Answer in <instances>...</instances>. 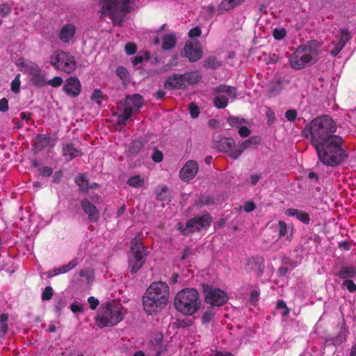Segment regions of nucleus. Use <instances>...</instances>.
Segmentation results:
<instances>
[{
    "label": "nucleus",
    "instance_id": "26",
    "mask_svg": "<svg viewBox=\"0 0 356 356\" xmlns=\"http://www.w3.org/2000/svg\"><path fill=\"white\" fill-rule=\"evenodd\" d=\"M79 276L81 277L80 282L89 285L93 282L95 280V273L91 268H84L79 271Z\"/></svg>",
    "mask_w": 356,
    "mask_h": 356
},
{
    "label": "nucleus",
    "instance_id": "21",
    "mask_svg": "<svg viewBox=\"0 0 356 356\" xmlns=\"http://www.w3.org/2000/svg\"><path fill=\"white\" fill-rule=\"evenodd\" d=\"M81 207L91 221H96L98 219L99 212L97 208L88 200H83L81 202Z\"/></svg>",
    "mask_w": 356,
    "mask_h": 356
},
{
    "label": "nucleus",
    "instance_id": "7",
    "mask_svg": "<svg viewBox=\"0 0 356 356\" xmlns=\"http://www.w3.org/2000/svg\"><path fill=\"white\" fill-rule=\"evenodd\" d=\"M15 64L21 72L29 75L30 80L34 86L42 87L46 84L44 76L42 74L40 68L35 63L24 58H19Z\"/></svg>",
    "mask_w": 356,
    "mask_h": 356
},
{
    "label": "nucleus",
    "instance_id": "10",
    "mask_svg": "<svg viewBox=\"0 0 356 356\" xmlns=\"http://www.w3.org/2000/svg\"><path fill=\"white\" fill-rule=\"evenodd\" d=\"M49 61L54 67L68 74L72 72L76 66L74 56L63 50L55 51Z\"/></svg>",
    "mask_w": 356,
    "mask_h": 356
},
{
    "label": "nucleus",
    "instance_id": "48",
    "mask_svg": "<svg viewBox=\"0 0 356 356\" xmlns=\"http://www.w3.org/2000/svg\"><path fill=\"white\" fill-rule=\"evenodd\" d=\"M189 111H190L191 116L193 118H195L199 115V113H200L199 108L194 104H190Z\"/></svg>",
    "mask_w": 356,
    "mask_h": 356
},
{
    "label": "nucleus",
    "instance_id": "43",
    "mask_svg": "<svg viewBox=\"0 0 356 356\" xmlns=\"http://www.w3.org/2000/svg\"><path fill=\"white\" fill-rule=\"evenodd\" d=\"M253 143H256L254 138L246 140L240 146L236 147V151H239L241 155V153L249 146V145Z\"/></svg>",
    "mask_w": 356,
    "mask_h": 356
},
{
    "label": "nucleus",
    "instance_id": "6",
    "mask_svg": "<svg viewBox=\"0 0 356 356\" xmlns=\"http://www.w3.org/2000/svg\"><path fill=\"white\" fill-rule=\"evenodd\" d=\"M198 292L192 288L184 289L177 293L174 304L176 309L185 316L196 313L200 307Z\"/></svg>",
    "mask_w": 356,
    "mask_h": 356
},
{
    "label": "nucleus",
    "instance_id": "63",
    "mask_svg": "<svg viewBox=\"0 0 356 356\" xmlns=\"http://www.w3.org/2000/svg\"><path fill=\"white\" fill-rule=\"evenodd\" d=\"M56 330H57V327H56V325L54 323H50V324L49 325V326H48V328L47 329V330L48 332H56Z\"/></svg>",
    "mask_w": 356,
    "mask_h": 356
},
{
    "label": "nucleus",
    "instance_id": "11",
    "mask_svg": "<svg viewBox=\"0 0 356 356\" xmlns=\"http://www.w3.org/2000/svg\"><path fill=\"white\" fill-rule=\"evenodd\" d=\"M144 245L138 240L131 242V250L129 255V266L131 273H136L143 266L146 258Z\"/></svg>",
    "mask_w": 356,
    "mask_h": 356
},
{
    "label": "nucleus",
    "instance_id": "14",
    "mask_svg": "<svg viewBox=\"0 0 356 356\" xmlns=\"http://www.w3.org/2000/svg\"><path fill=\"white\" fill-rule=\"evenodd\" d=\"M204 292L206 302L211 305L220 306L225 304L228 299L226 293L219 289L207 286L204 288Z\"/></svg>",
    "mask_w": 356,
    "mask_h": 356
},
{
    "label": "nucleus",
    "instance_id": "36",
    "mask_svg": "<svg viewBox=\"0 0 356 356\" xmlns=\"http://www.w3.org/2000/svg\"><path fill=\"white\" fill-rule=\"evenodd\" d=\"M91 99L95 103L100 104L103 99L102 92L99 89H95L91 95Z\"/></svg>",
    "mask_w": 356,
    "mask_h": 356
},
{
    "label": "nucleus",
    "instance_id": "19",
    "mask_svg": "<svg viewBox=\"0 0 356 356\" xmlns=\"http://www.w3.org/2000/svg\"><path fill=\"white\" fill-rule=\"evenodd\" d=\"M64 91L71 97L77 96L81 92V83L78 78L70 77L63 86Z\"/></svg>",
    "mask_w": 356,
    "mask_h": 356
},
{
    "label": "nucleus",
    "instance_id": "41",
    "mask_svg": "<svg viewBox=\"0 0 356 356\" xmlns=\"http://www.w3.org/2000/svg\"><path fill=\"white\" fill-rule=\"evenodd\" d=\"M116 74L122 80L128 79L129 72L124 67H118L116 70Z\"/></svg>",
    "mask_w": 356,
    "mask_h": 356
},
{
    "label": "nucleus",
    "instance_id": "23",
    "mask_svg": "<svg viewBox=\"0 0 356 356\" xmlns=\"http://www.w3.org/2000/svg\"><path fill=\"white\" fill-rule=\"evenodd\" d=\"M339 277L343 280H350L356 277V266H343L337 273Z\"/></svg>",
    "mask_w": 356,
    "mask_h": 356
},
{
    "label": "nucleus",
    "instance_id": "56",
    "mask_svg": "<svg viewBox=\"0 0 356 356\" xmlns=\"http://www.w3.org/2000/svg\"><path fill=\"white\" fill-rule=\"evenodd\" d=\"M60 274H63L62 271H61L60 266L54 268L52 270H49L48 272L47 276L49 277H52L54 276L58 275Z\"/></svg>",
    "mask_w": 356,
    "mask_h": 356
},
{
    "label": "nucleus",
    "instance_id": "24",
    "mask_svg": "<svg viewBox=\"0 0 356 356\" xmlns=\"http://www.w3.org/2000/svg\"><path fill=\"white\" fill-rule=\"evenodd\" d=\"M177 37L174 33L165 34L162 38V49L164 50L172 49L176 44Z\"/></svg>",
    "mask_w": 356,
    "mask_h": 356
},
{
    "label": "nucleus",
    "instance_id": "25",
    "mask_svg": "<svg viewBox=\"0 0 356 356\" xmlns=\"http://www.w3.org/2000/svg\"><path fill=\"white\" fill-rule=\"evenodd\" d=\"M81 154V151L74 148L72 145H66L63 148V155L67 161H71Z\"/></svg>",
    "mask_w": 356,
    "mask_h": 356
},
{
    "label": "nucleus",
    "instance_id": "28",
    "mask_svg": "<svg viewBox=\"0 0 356 356\" xmlns=\"http://www.w3.org/2000/svg\"><path fill=\"white\" fill-rule=\"evenodd\" d=\"M75 181L77 184V185L79 186L80 190L82 192H86L89 188H95L97 186V184H95V183L89 186L88 181L86 177V176L83 175L78 176L75 179Z\"/></svg>",
    "mask_w": 356,
    "mask_h": 356
},
{
    "label": "nucleus",
    "instance_id": "13",
    "mask_svg": "<svg viewBox=\"0 0 356 356\" xmlns=\"http://www.w3.org/2000/svg\"><path fill=\"white\" fill-rule=\"evenodd\" d=\"M211 222V217L209 213H204L202 216H197L191 219L186 224V227L183 228L181 222L177 224L178 229L183 234H188L191 232L200 231L201 229L208 227Z\"/></svg>",
    "mask_w": 356,
    "mask_h": 356
},
{
    "label": "nucleus",
    "instance_id": "51",
    "mask_svg": "<svg viewBox=\"0 0 356 356\" xmlns=\"http://www.w3.org/2000/svg\"><path fill=\"white\" fill-rule=\"evenodd\" d=\"M296 116H297V112L296 110H289L285 113L286 118L289 121H291V122L294 121Z\"/></svg>",
    "mask_w": 356,
    "mask_h": 356
},
{
    "label": "nucleus",
    "instance_id": "57",
    "mask_svg": "<svg viewBox=\"0 0 356 356\" xmlns=\"http://www.w3.org/2000/svg\"><path fill=\"white\" fill-rule=\"evenodd\" d=\"M200 34L201 30L199 29V27H195L188 32V35L190 38L198 37L200 35Z\"/></svg>",
    "mask_w": 356,
    "mask_h": 356
},
{
    "label": "nucleus",
    "instance_id": "46",
    "mask_svg": "<svg viewBox=\"0 0 356 356\" xmlns=\"http://www.w3.org/2000/svg\"><path fill=\"white\" fill-rule=\"evenodd\" d=\"M136 45L134 43L129 42L125 45L124 49L127 55H134L136 52Z\"/></svg>",
    "mask_w": 356,
    "mask_h": 356
},
{
    "label": "nucleus",
    "instance_id": "5",
    "mask_svg": "<svg viewBox=\"0 0 356 356\" xmlns=\"http://www.w3.org/2000/svg\"><path fill=\"white\" fill-rule=\"evenodd\" d=\"M125 310L122 305L117 302H107L101 305L95 322L99 327H113L119 323L123 318Z\"/></svg>",
    "mask_w": 356,
    "mask_h": 356
},
{
    "label": "nucleus",
    "instance_id": "33",
    "mask_svg": "<svg viewBox=\"0 0 356 356\" xmlns=\"http://www.w3.org/2000/svg\"><path fill=\"white\" fill-rule=\"evenodd\" d=\"M20 74H17L10 84V90L15 93H17L20 90Z\"/></svg>",
    "mask_w": 356,
    "mask_h": 356
},
{
    "label": "nucleus",
    "instance_id": "1",
    "mask_svg": "<svg viewBox=\"0 0 356 356\" xmlns=\"http://www.w3.org/2000/svg\"><path fill=\"white\" fill-rule=\"evenodd\" d=\"M336 130L333 120L323 115L312 120L302 131L314 147L318 159L328 166L339 165L347 156L342 148V138L334 135Z\"/></svg>",
    "mask_w": 356,
    "mask_h": 356
},
{
    "label": "nucleus",
    "instance_id": "58",
    "mask_svg": "<svg viewBox=\"0 0 356 356\" xmlns=\"http://www.w3.org/2000/svg\"><path fill=\"white\" fill-rule=\"evenodd\" d=\"M8 108V100L5 98L0 99V111L5 112Z\"/></svg>",
    "mask_w": 356,
    "mask_h": 356
},
{
    "label": "nucleus",
    "instance_id": "2",
    "mask_svg": "<svg viewBox=\"0 0 356 356\" xmlns=\"http://www.w3.org/2000/svg\"><path fill=\"white\" fill-rule=\"evenodd\" d=\"M169 295V287L165 282H156L152 283L143 297L145 311L148 314H152L160 311L166 305Z\"/></svg>",
    "mask_w": 356,
    "mask_h": 356
},
{
    "label": "nucleus",
    "instance_id": "3",
    "mask_svg": "<svg viewBox=\"0 0 356 356\" xmlns=\"http://www.w3.org/2000/svg\"><path fill=\"white\" fill-rule=\"evenodd\" d=\"M101 17L107 16L115 26H122L126 15L134 9V0H99Z\"/></svg>",
    "mask_w": 356,
    "mask_h": 356
},
{
    "label": "nucleus",
    "instance_id": "31",
    "mask_svg": "<svg viewBox=\"0 0 356 356\" xmlns=\"http://www.w3.org/2000/svg\"><path fill=\"white\" fill-rule=\"evenodd\" d=\"M282 87L281 82L276 81L275 82H273L268 86V92L270 94V95L274 96L280 92L282 90Z\"/></svg>",
    "mask_w": 356,
    "mask_h": 356
},
{
    "label": "nucleus",
    "instance_id": "35",
    "mask_svg": "<svg viewBox=\"0 0 356 356\" xmlns=\"http://www.w3.org/2000/svg\"><path fill=\"white\" fill-rule=\"evenodd\" d=\"M228 123L232 127L239 128L244 123V120L238 117H231L228 119Z\"/></svg>",
    "mask_w": 356,
    "mask_h": 356
},
{
    "label": "nucleus",
    "instance_id": "17",
    "mask_svg": "<svg viewBox=\"0 0 356 356\" xmlns=\"http://www.w3.org/2000/svg\"><path fill=\"white\" fill-rule=\"evenodd\" d=\"M198 171L197 163L195 161H188L179 172V177L184 181H189L195 177Z\"/></svg>",
    "mask_w": 356,
    "mask_h": 356
},
{
    "label": "nucleus",
    "instance_id": "64",
    "mask_svg": "<svg viewBox=\"0 0 356 356\" xmlns=\"http://www.w3.org/2000/svg\"><path fill=\"white\" fill-rule=\"evenodd\" d=\"M213 356H232V355L227 352H216L213 353Z\"/></svg>",
    "mask_w": 356,
    "mask_h": 356
},
{
    "label": "nucleus",
    "instance_id": "18",
    "mask_svg": "<svg viewBox=\"0 0 356 356\" xmlns=\"http://www.w3.org/2000/svg\"><path fill=\"white\" fill-rule=\"evenodd\" d=\"M76 31V28L74 24L67 23L60 28L58 38L63 43H69L74 38Z\"/></svg>",
    "mask_w": 356,
    "mask_h": 356
},
{
    "label": "nucleus",
    "instance_id": "54",
    "mask_svg": "<svg viewBox=\"0 0 356 356\" xmlns=\"http://www.w3.org/2000/svg\"><path fill=\"white\" fill-rule=\"evenodd\" d=\"M152 159L155 162H161L163 159L162 152L158 150H154L152 155Z\"/></svg>",
    "mask_w": 356,
    "mask_h": 356
},
{
    "label": "nucleus",
    "instance_id": "22",
    "mask_svg": "<svg viewBox=\"0 0 356 356\" xmlns=\"http://www.w3.org/2000/svg\"><path fill=\"white\" fill-rule=\"evenodd\" d=\"M285 214L289 216L296 217L297 219L305 224H308L310 220L309 215L305 211L301 210L289 209L285 211Z\"/></svg>",
    "mask_w": 356,
    "mask_h": 356
},
{
    "label": "nucleus",
    "instance_id": "9",
    "mask_svg": "<svg viewBox=\"0 0 356 356\" xmlns=\"http://www.w3.org/2000/svg\"><path fill=\"white\" fill-rule=\"evenodd\" d=\"M200 79L201 75L197 71L184 74H174L166 80L165 87L168 89H184L197 83Z\"/></svg>",
    "mask_w": 356,
    "mask_h": 356
},
{
    "label": "nucleus",
    "instance_id": "55",
    "mask_svg": "<svg viewBox=\"0 0 356 356\" xmlns=\"http://www.w3.org/2000/svg\"><path fill=\"white\" fill-rule=\"evenodd\" d=\"M238 134L241 137H246L250 135V131L248 127L242 125L239 127Z\"/></svg>",
    "mask_w": 356,
    "mask_h": 356
},
{
    "label": "nucleus",
    "instance_id": "20",
    "mask_svg": "<svg viewBox=\"0 0 356 356\" xmlns=\"http://www.w3.org/2000/svg\"><path fill=\"white\" fill-rule=\"evenodd\" d=\"M348 33L346 31H341V38L338 42H333L330 46V52L332 56H337L343 48L345 44L348 40Z\"/></svg>",
    "mask_w": 356,
    "mask_h": 356
},
{
    "label": "nucleus",
    "instance_id": "62",
    "mask_svg": "<svg viewBox=\"0 0 356 356\" xmlns=\"http://www.w3.org/2000/svg\"><path fill=\"white\" fill-rule=\"evenodd\" d=\"M142 146V143L140 141H134L132 143V147L134 149V152H138Z\"/></svg>",
    "mask_w": 356,
    "mask_h": 356
},
{
    "label": "nucleus",
    "instance_id": "59",
    "mask_svg": "<svg viewBox=\"0 0 356 356\" xmlns=\"http://www.w3.org/2000/svg\"><path fill=\"white\" fill-rule=\"evenodd\" d=\"M255 208V206L252 202H247L244 204V210L246 212H250L253 211Z\"/></svg>",
    "mask_w": 356,
    "mask_h": 356
},
{
    "label": "nucleus",
    "instance_id": "27",
    "mask_svg": "<svg viewBox=\"0 0 356 356\" xmlns=\"http://www.w3.org/2000/svg\"><path fill=\"white\" fill-rule=\"evenodd\" d=\"M278 226L280 237L286 236L287 240L291 241L293 236V227H287L286 224L282 220L279 221Z\"/></svg>",
    "mask_w": 356,
    "mask_h": 356
},
{
    "label": "nucleus",
    "instance_id": "60",
    "mask_svg": "<svg viewBox=\"0 0 356 356\" xmlns=\"http://www.w3.org/2000/svg\"><path fill=\"white\" fill-rule=\"evenodd\" d=\"M259 293L257 290H253L250 293V301L252 302H255L257 301L259 298Z\"/></svg>",
    "mask_w": 356,
    "mask_h": 356
},
{
    "label": "nucleus",
    "instance_id": "30",
    "mask_svg": "<svg viewBox=\"0 0 356 356\" xmlns=\"http://www.w3.org/2000/svg\"><path fill=\"white\" fill-rule=\"evenodd\" d=\"M243 1L244 0H222L219 6V8L222 10H229Z\"/></svg>",
    "mask_w": 356,
    "mask_h": 356
},
{
    "label": "nucleus",
    "instance_id": "34",
    "mask_svg": "<svg viewBox=\"0 0 356 356\" xmlns=\"http://www.w3.org/2000/svg\"><path fill=\"white\" fill-rule=\"evenodd\" d=\"M7 320L8 315L5 314H2L0 315V337L4 335L6 332L8 327H7Z\"/></svg>",
    "mask_w": 356,
    "mask_h": 356
},
{
    "label": "nucleus",
    "instance_id": "37",
    "mask_svg": "<svg viewBox=\"0 0 356 356\" xmlns=\"http://www.w3.org/2000/svg\"><path fill=\"white\" fill-rule=\"evenodd\" d=\"M214 314L215 312L213 311V309H209L207 310L202 316V323L204 324L209 323L213 319Z\"/></svg>",
    "mask_w": 356,
    "mask_h": 356
},
{
    "label": "nucleus",
    "instance_id": "52",
    "mask_svg": "<svg viewBox=\"0 0 356 356\" xmlns=\"http://www.w3.org/2000/svg\"><path fill=\"white\" fill-rule=\"evenodd\" d=\"M88 302L90 305V307L91 309H95L99 304V300L93 296H90L88 298Z\"/></svg>",
    "mask_w": 356,
    "mask_h": 356
},
{
    "label": "nucleus",
    "instance_id": "53",
    "mask_svg": "<svg viewBox=\"0 0 356 356\" xmlns=\"http://www.w3.org/2000/svg\"><path fill=\"white\" fill-rule=\"evenodd\" d=\"M71 310L72 312H81L83 311V305L79 302H73L70 306Z\"/></svg>",
    "mask_w": 356,
    "mask_h": 356
},
{
    "label": "nucleus",
    "instance_id": "15",
    "mask_svg": "<svg viewBox=\"0 0 356 356\" xmlns=\"http://www.w3.org/2000/svg\"><path fill=\"white\" fill-rule=\"evenodd\" d=\"M202 54L201 45L198 40L191 39L186 42L184 47V56L191 62H195L200 59Z\"/></svg>",
    "mask_w": 356,
    "mask_h": 356
},
{
    "label": "nucleus",
    "instance_id": "4",
    "mask_svg": "<svg viewBox=\"0 0 356 356\" xmlns=\"http://www.w3.org/2000/svg\"><path fill=\"white\" fill-rule=\"evenodd\" d=\"M321 53V45L317 41L313 40L305 44L299 46L289 57L291 67L295 70H300L307 65L317 61Z\"/></svg>",
    "mask_w": 356,
    "mask_h": 356
},
{
    "label": "nucleus",
    "instance_id": "12",
    "mask_svg": "<svg viewBox=\"0 0 356 356\" xmlns=\"http://www.w3.org/2000/svg\"><path fill=\"white\" fill-rule=\"evenodd\" d=\"M213 95L214 106L218 108H224L227 106L229 99H235L236 91L234 87L220 85L215 88Z\"/></svg>",
    "mask_w": 356,
    "mask_h": 356
},
{
    "label": "nucleus",
    "instance_id": "47",
    "mask_svg": "<svg viewBox=\"0 0 356 356\" xmlns=\"http://www.w3.org/2000/svg\"><path fill=\"white\" fill-rule=\"evenodd\" d=\"M286 35V31L284 29H275L273 36L276 40H281Z\"/></svg>",
    "mask_w": 356,
    "mask_h": 356
},
{
    "label": "nucleus",
    "instance_id": "50",
    "mask_svg": "<svg viewBox=\"0 0 356 356\" xmlns=\"http://www.w3.org/2000/svg\"><path fill=\"white\" fill-rule=\"evenodd\" d=\"M10 12V7L8 4H0V15L6 16Z\"/></svg>",
    "mask_w": 356,
    "mask_h": 356
},
{
    "label": "nucleus",
    "instance_id": "39",
    "mask_svg": "<svg viewBox=\"0 0 356 356\" xmlns=\"http://www.w3.org/2000/svg\"><path fill=\"white\" fill-rule=\"evenodd\" d=\"M163 341V334L160 332H156L154 334L152 337V339H151V343L155 346H159L161 343Z\"/></svg>",
    "mask_w": 356,
    "mask_h": 356
},
{
    "label": "nucleus",
    "instance_id": "40",
    "mask_svg": "<svg viewBox=\"0 0 356 356\" xmlns=\"http://www.w3.org/2000/svg\"><path fill=\"white\" fill-rule=\"evenodd\" d=\"M277 309L283 316H286L289 314V309L283 301H278L277 305Z\"/></svg>",
    "mask_w": 356,
    "mask_h": 356
},
{
    "label": "nucleus",
    "instance_id": "44",
    "mask_svg": "<svg viewBox=\"0 0 356 356\" xmlns=\"http://www.w3.org/2000/svg\"><path fill=\"white\" fill-rule=\"evenodd\" d=\"M53 295V289L51 286H47L42 293V299L43 300H49Z\"/></svg>",
    "mask_w": 356,
    "mask_h": 356
},
{
    "label": "nucleus",
    "instance_id": "38",
    "mask_svg": "<svg viewBox=\"0 0 356 356\" xmlns=\"http://www.w3.org/2000/svg\"><path fill=\"white\" fill-rule=\"evenodd\" d=\"M342 286L345 287L350 293L356 291V284L351 280H344Z\"/></svg>",
    "mask_w": 356,
    "mask_h": 356
},
{
    "label": "nucleus",
    "instance_id": "61",
    "mask_svg": "<svg viewBox=\"0 0 356 356\" xmlns=\"http://www.w3.org/2000/svg\"><path fill=\"white\" fill-rule=\"evenodd\" d=\"M260 178H261V176L257 174L251 175L250 179H251L252 184H253V185L257 184V183L259 181Z\"/></svg>",
    "mask_w": 356,
    "mask_h": 356
},
{
    "label": "nucleus",
    "instance_id": "42",
    "mask_svg": "<svg viewBox=\"0 0 356 356\" xmlns=\"http://www.w3.org/2000/svg\"><path fill=\"white\" fill-rule=\"evenodd\" d=\"M149 59V55L147 52L144 54V56H136L132 60L133 65L134 66H138V65L141 64L144 60H148Z\"/></svg>",
    "mask_w": 356,
    "mask_h": 356
},
{
    "label": "nucleus",
    "instance_id": "29",
    "mask_svg": "<svg viewBox=\"0 0 356 356\" xmlns=\"http://www.w3.org/2000/svg\"><path fill=\"white\" fill-rule=\"evenodd\" d=\"M145 180L140 175H134L129 178L127 184L131 187L139 188L144 186Z\"/></svg>",
    "mask_w": 356,
    "mask_h": 356
},
{
    "label": "nucleus",
    "instance_id": "45",
    "mask_svg": "<svg viewBox=\"0 0 356 356\" xmlns=\"http://www.w3.org/2000/svg\"><path fill=\"white\" fill-rule=\"evenodd\" d=\"M63 83V79L60 76H55L54 78L46 81V83L52 86V87H58L60 86Z\"/></svg>",
    "mask_w": 356,
    "mask_h": 356
},
{
    "label": "nucleus",
    "instance_id": "32",
    "mask_svg": "<svg viewBox=\"0 0 356 356\" xmlns=\"http://www.w3.org/2000/svg\"><path fill=\"white\" fill-rule=\"evenodd\" d=\"M78 263V259L76 258H74L68 264L61 266L60 268L62 273H66L70 270H72L77 266Z\"/></svg>",
    "mask_w": 356,
    "mask_h": 356
},
{
    "label": "nucleus",
    "instance_id": "16",
    "mask_svg": "<svg viewBox=\"0 0 356 356\" xmlns=\"http://www.w3.org/2000/svg\"><path fill=\"white\" fill-rule=\"evenodd\" d=\"M218 148L220 151L229 153V156L234 159L240 156V152L236 151L235 141L231 138H220L218 143Z\"/></svg>",
    "mask_w": 356,
    "mask_h": 356
},
{
    "label": "nucleus",
    "instance_id": "8",
    "mask_svg": "<svg viewBox=\"0 0 356 356\" xmlns=\"http://www.w3.org/2000/svg\"><path fill=\"white\" fill-rule=\"evenodd\" d=\"M142 97L139 95L128 96L123 102H121L118 108L121 113L118 115V123L124 124L131 118L133 113L139 110L143 106Z\"/></svg>",
    "mask_w": 356,
    "mask_h": 356
},
{
    "label": "nucleus",
    "instance_id": "49",
    "mask_svg": "<svg viewBox=\"0 0 356 356\" xmlns=\"http://www.w3.org/2000/svg\"><path fill=\"white\" fill-rule=\"evenodd\" d=\"M40 175L43 177H49L52 174V169L49 167H42L38 169Z\"/></svg>",
    "mask_w": 356,
    "mask_h": 356
}]
</instances>
